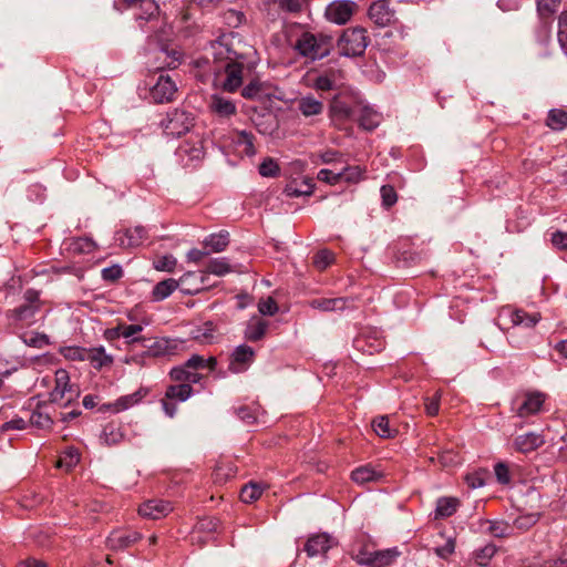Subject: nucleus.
I'll list each match as a JSON object with an SVG mask.
<instances>
[{"label": "nucleus", "instance_id": "5", "mask_svg": "<svg viewBox=\"0 0 567 567\" xmlns=\"http://www.w3.org/2000/svg\"><path fill=\"white\" fill-rule=\"evenodd\" d=\"M370 42L367 30L361 27L346 29L338 40L340 54L344 56H360Z\"/></svg>", "mask_w": 567, "mask_h": 567}, {"label": "nucleus", "instance_id": "17", "mask_svg": "<svg viewBox=\"0 0 567 567\" xmlns=\"http://www.w3.org/2000/svg\"><path fill=\"white\" fill-rule=\"evenodd\" d=\"M173 509L169 502L163 499H150L138 507V514L151 519H159Z\"/></svg>", "mask_w": 567, "mask_h": 567}, {"label": "nucleus", "instance_id": "47", "mask_svg": "<svg viewBox=\"0 0 567 567\" xmlns=\"http://www.w3.org/2000/svg\"><path fill=\"white\" fill-rule=\"evenodd\" d=\"M241 95L247 100H260L264 95L262 84L258 80L250 81L241 90Z\"/></svg>", "mask_w": 567, "mask_h": 567}, {"label": "nucleus", "instance_id": "1", "mask_svg": "<svg viewBox=\"0 0 567 567\" xmlns=\"http://www.w3.org/2000/svg\"><path fill=\"white\" fill-rule=\"evenodd\" d=\"M235 37L223 35L219 40L212 43L210 50L214 63V72L217 73L224 70V79L220 81L219 86L225 92H236L243 85V78L245 71L252 69L251 63L248 61V54L238 52L234 48Z\"/></svg>", "mask_w": 567, "mask_h": 567}, {"label": "nucleus", "instance_id": "6", "mask_svg": "<svg viewBox=\"0 0 567 567\" xmlns=\"http://www.w3.org/2000/svg\"><path fill=\"white\" fill-rule=\"evenodd\" d=\"M54 382L55 385L49 394L50 402H64V404L68 405L80 396V390L78 385L71 383L70 375L66 370H56L54 375Z\"/></svg>", "mask_w": 567, "mask_h": 567}, {"label": "nucleus", "instance_id": "18", "mask_svg": "<svg viewBox=\"0 0 567 567\" xmlns=\"http://www.w3.org/2000/svg\"><path fill=\"white\" fill-rule=\"evenodd\" d=\"M255 357L254 349L249 346H238L231 354L229 370L234 373H239L252 362Z\"/></svg>", "mask_w": 567, "mask_h": 567}, {"label": "nucleus", "instance_id": "11", "mask_svg": "<svg viewBox=\"0 0 567 567\" xmlns=\"http://www.w3.org/2000/svg\"><path fill=\"white\" fill-rule=\"evenodd\" d=\"M142 539V534L132 529H115L106 538V547L111 550H124Z\"/></svg>", "mask_w": 567, "mask_h": 567}, {"label": "nucleus", "instance_id": "8", "mask_svg": "<svg viewBox=\"0 0 567 567\" xmlns=\"http://www.w3.org/2000/svg\"><path fill=\"white\" fill-rule=\"evenodd\" d=\"M546 398V394L539 391L525 392L520 402L517 399L513 402L514 405L517 404L513 410L522 419L535 415L542 410Z\"/></svg>", "mask_w": 567, "mask_h": 567}, {"label": "nucleus", "instance_id": "50", "mask_svg": "<svg viewBox=\"0 0 567 567\" xmlns=\"http://www.w3.org/2000/svg\"><path fill=\"white\" fill-rule=\"evenodd\" d=\"M141 9L144 11V14H138L136 17L137 20L148 21L158 14V6L154 0H141Z\"/></svg>", "mask_w": 567, "mask_h": 567}, {"label": "nucleus", "instance_id": "34", "mask_svg": "<svg viewBox=\"0 0 567 567\" xmlns=\"http://www.w3.org/2000/svg\"><path fill=\"white\" fill-rule=\"evenodd\" d=\"M179 156H187L189 159H199L204 155L203 144L199 140L190 143L188 141L183 142L177 148Z\"/></svg>", "mask_w": 567, "mask_h": 567}, {"label": "nucleus", "instance_id": "44", "mask_svg": "<svg viewBox=\"0 0 567 567\" xmlns=\"http://www.w3.org/2000/svg\"><path fill=\"white\" fill-rule=\"evenodd\" d=\"M261 494L262 488L260 485L256 483H249L241 488L240 499L246 504H250L257 501L261 496Z\"/></svg>", "mask_w": 567, "mask_h": 567}, {"label": "nucleus", "instance_id": "35", "mask_svg": "<svg viewBox=\"0 0 567 567\" xmlns=\"http://www.w3.org/2000/svg\"><path fill=\"white\" fill-rule=\"evenodd\" d=\"M229 244V234L221 231L218 234H212L204 240L205 247H209L214 252H220L226 249Z\"/></svg>", "mask_w": 567, "mask_h": 567}, {"label": "nucleus", "instance_id": "64", "mask_svg": "<svg viewBox=\"0 0 567 567\" xmlns=\"http://www.w3.org/2000/svg\"><path fill=\"white\" fill-rule=\"evenodd\" d=\"M550 241L553 246L559 250H567V233L556 230L551 234Z\"/></svg>", "mask_w": 567, "mask_h": 567}, {"label": "nucleus", "instance_id": "33", "mask_svg": "<svg viewBox=\"0 0 567 567\" xmlns=\"http://www.w3.org/2000/svg\"><path fill=\"white\" fill-rule=\"evenodd\" d=\"M268 329V322L261 319L251 320L245 331L247 340L256 342L262 339Z\"/></svg>", "mask_w": 567, "mask_h": 567}, {"label": "nucleus", "instance_id": "57", "mask_svg": "<svg viewBox=\"0 0 567 567\" xmlns=\"http://www.w3.org/2000/svg\"><path fill=\"white\" fill-rule=\"evenodd\" d=\"M339 174H341V181L358 183L362 178L363 171L359 166H348Z\"/></svg>", "mask_w": 567, "mask_h": 567}, {"label": "nucleus", "instance_id": "42", "mask_svg": "<svg viewBox=\"0 0 567 567\" xmlns=\"http://www.w3.org/2000/svg\"><path fill=\"white\" fill-rule=\"evenodd\" d=\"M313 87L318 91H331L336 89V72L330 70L320 74L313 83Z\"/></svg>", "mask_w": 567, "mask_h": 567}, {"label": "nucleus", "instance_id": "43", "mask_svg": "<svg viewBox=\"0 0 567 567\" xmlns=\"http://www.w3.org/2000/svg\"><path fill=\"white\" fill-rule=\"evenodd\" d=\"M143 330V327L141 324H127L124 322L117 323L116 327L111 329V332H116V338H136L135 336L140 333Z\"/></svg>", "mask_w": 567, "mask_h": 567}, {"label": "nucleus", "instance_id": "26", "mask_svg": "<svg viewBox=\"0 0 567 567\" xmlns=\"http://www.w3.org/2000/svg\"><path fill=\"white\" fill-rule=\"evenodd\" d=\"M315 183L311 178H305L300 183L293 181L286 185L284 193L288 197H300L313 193Z\"/></svg>", "mask_w": 567, "mask_h": 567}, {"label": "nucleus", "instance_id": "45", "mask_svg": "<svg viewBox=\"0 0 567 567\" xmlns=\"http://www.w3.org/2000/svg\"><path fill=\"white\" fill-rule=\"evenodd\" d=\"M103 439L107 445H115L123 440V433L118 425L109 423L103 429Z\"/></svg>", "mask_w": 567, "mask_h": 567}, {"label": "nucleus", "instance_id": "13", "mask_svg": "<svg viewBox=\"0 0 567 567\" xmlns=\"http://www.w3.org/2000/svg\"><path fill=\"white\" fill-rule=\"evenodd\" d=\"M196 276V272H185L178 280L168 278L157 282L152 291L153 299L155 301H162L169 297L179 286H185L190 279Z\"/></svg>", "mask_w": 567, "mask_h": 567}, {"label": "nucleus", "instance_id": "4", "mask_svg": "<svg viewBox=\"0 0 567 567\" xmlns=\"http://www.w3.org/2000/svg\"><path fill=\"white\" fill-rule=\"evenodd\" d=\"M130 344L140 343L145 353L151 358L172 357L186 350V342L179 339H171L164 337L156 338H133Z\"/></svg>", "mask_w": 567, "mask_h": 567}, {"label": "nucleus", "instance_id": "60", "mask_svg": "<svg viewBox=\"0 0 567 567\" xmlns=\"http://www.w3.org/2000/svg\"><path fill=\"white\" fill-rule=\"evenodd\" d=\"M189 369L182 364L179 367H175L171 370L169 377L173 381L181 383L189 384Z\"/></svg>", "mask_w": 567, "mask_h": 567}, {"label": "nucleus", "instance_id": "31", "mask_svg": "<svg viewBox=\"0 0 567 567\" xmlns=\"http://www.w3.org/2000/svg\"><path fill=\"white\" fill-rule=\"evenodd\" d=\"M234 134V142L243 147L241 152L247 156H254L256 154L254 134L247 131H236Z\"/></svg>", "mask_w": 567, "mask_h": 567}, {"label": "nucleus", "instance_id": "46", "mask_svg": "<svg viewBox=\"0 0 567 567\" xmlns=\"http://www.w3.org/2000/svg\"><path fill=\"white\" fill-rule=\"evenodd\" d=\"M87 349L78 346L63 347L60 350V353L66 359L71 361H85L86 360Z\"/></svg>", "mask_w": 567, "mask_h": 567}, {"label": "nucleus", "instance_id": "20", "mask_svg": "<svg viewBox=\"0 0 567 567\" xmlns=\"http://www.w3.org/2000/svg\"><path fill=\"white\" fill-rule=\"evenodd\" d=\"M208 109L214 115L220 118H229L237 112L236 104L230 99L224 97L219 94H213L210 96Z\"/></svg>", "mask_w": 567, "mask_h": 567}, {"label": "nucleus", "instance_id": "36", "mask_svg": "<svg viewBox=\"0 0 567 567\" xmlns=\"http://www.w3.org/2000/svg\"><path fill=\"white\" fill-rule=\"evenodd\" d=\"M537 13L540 19L553 18L559 10L561 0H535Z\"/></svg>", "mask_w": 567, "mask_h": 567}, {"label": "nucleus", "instance_id": "39", "mask_svg": "<svg viewBox=\"0 0 567 567\" xmlns=\"http://www.w3.org/2000/svg\"><path fill=\"white\" fill-rule=\"evenodd\" d=\"M458 506V501L453 497L439 498L435 509L436 517H450L452 516Z\"/></svg>", "mask_w": 567, "mask_h": 567}, {"label": "nucleus", "instance_id": "23", "mask_svg": "<svg viewBox=\"0 0 567 567\" xmlns=\"http://www.w3.org/2000/svg\"><path fill=\"white\" fill-rule=\"evenodd\" d=\"M85 361H89L96 370H101L113 364L112 355L107 354L105 348L102 346L87 349Z\"/></svg>", "mask_w": 567, "mask_h": 567}, {"label": "nucleus", "instance_id": "52", "mask_svg": "<svg viewBox=\"0 0 567 567\" xmlns=\"http://www.w3.org/2000/svg\"><path fill=\"white\" fill-rule=\"evenodd\" d=\"M279 165L271 157L264 159V162L259 165V174L264 177H276L279 175Z\"/></svg>", "mask_w": 567, "mask_h": 567}, {"label": "nucleus", "instance_id": "38", "mask_svg": "<svg viewBox=\"0 0 567 567\" xmlns=\"http://www.w3.org/2000/svg\"><path fill=\"white\" fill-rule=\"evenodd\" d=\"M374 432L382 439L394 437L398 431L390 426L388 416H378L372 421Z\"/></svg>", "mask_w": 567, "mask_h": 567}, {"label": "nucleus", "instance_id": "59", "mask_svg": "<svg viewBox=\"0 0 567 567\" xmlns=\"http://www.w3.org/2000/svg\"><path fill=\"white\" fill-rule=\"evenodd\" d=\"M381 197H382V204L385 207H392L396 200H398V194L393 186L391 185H383L380 189Z\"/></svg>", "mask_w": 567, "mask_h": 567}, {"label": "nucleus", "instance_id": "22", "mask_svg": "<svg viewBox=\"0 0 567 567\" xmlns=\"http://www.w3.org/2000/svg\"><path fill=\"white\" fill-rule=\"evenodd\" d=\"M353 120H357L359 126L365 131H372L379 126L381 115L369 106H358L357 115Z\"/></svg>", "mask_w": 567, "mask_h": 567}, {"label": "nucleus", "instance_id": "63", "mask_svg": "<svg viewBox=\"0 0 567 567\" xmlns=\"http://www.w3.org/2000/svg\"><path fill=\"white\" fill-rule=\"evenodd\" d=\"M123 276V270L118 265L106 267L102 270V278L109 282H115Z\"/></svg>", "mask_w": 567, "mask_h": 567}, {"label": "nucleus", "instance_id": "51", "mask_svg": "<svg viewBox=\"0 0 567 567\" xmlns=\"http://www.w3.org/2000/svg\"><path fill=\"white\" fill-rule=\"evenodd\" d=\"M334 260V255L328 249L319 250L313 257V265L318 270H324Z\"/></svg>", "mask_w": 567, "mask_h": 567}, {"label": "nucleus", "instance_id": "10", "mask_svg": "<svg viewBox=\"0 0 567 567\" xmlns=\"http://www.w3.org/2000/svg\"><path fill=\"white\" fill-rule=\"evenodd\" d=\"M177 92L176 83L169 75L159 74L156 83L151 87L150 96L155 103H168L174 100Z\"/></svg>", "mask_w": 567, "mask_h": 567}, {"label": "nucleus", "instance_id": "28", "mask_svg": "<svg viewBox=\"0 0 567 567\" xmlns=\"http://www.w3.org/2000/svg\"><path fill=\"white\" fill-rule=\"evenodd\" d=\"M382 477V473L377 471L371 465H363L351 473V478L358 484H365L369 482H377Z\"/></svg>", "mask_w": 567, "mask_h": 567}, {"label": "nucleus", "instance_id": "40", "mask_svg": "<svg viewBox=\"0 0 567 567\" xmlns=\"http://www.w3.org/2000/svg\"><path fill=\"white\" fill-rule=\"evenodd\" d=\"M496 551L497 547L494 544H487L473 551V560L476 565L485 567L488 565Z\"/></svg>", "mask_w": 567, "mask_h": 567}, {"label": "nucleus", "instance_id": "61", "mask_svg": "<svg viewBox=\"0 0 567 567\" xmlns=\"http://www.w3.org/2000/svg\"><path fill=\"white\" fill-rule=\"evenodd\" d=\"M258 310L261 315L274 316L278 311V305L272 297H268L259 301Z\"/></svg>", "mask_w": 567, "mask_h": 567}, {"label": "nucleus", "instance_id": "32", "mask_svg": "<svg viewBox=\"0 0 567 567\" xmlns=\"http://www.w3.org/2000/svg\"><path fill=\"white\" fill-rule=\"evenodd\" d=\"M298 110L308 117L320 114L323 110V104L313 96H303L298 101Z\"/></svg>", "mask_w": 567, "mask_h": 567}, {"label": "nucleus", "instance_id": "24", "mask_svg": "<svg viewBox=\"0 0 567 567\" xmlns=\"http://www.w3.org/2000/svg\"><path fill=\"white\" fill-rule=\"evenodd\" d=\"M355 348L368 353V354H374L381 352L384 347L385 342L383 339L377 338V337H370V336H359L354 340Z\"/></svg>", "mask_w": 567, "mask_h": 567}, {"label": "nucleus", "instance_id": "37", "mask_svg": "<svg viewBox=\"0 0 567 567\" xmlns=\"http://www.w3.org/2000/svg\"><path fill=\"white\" fill-rule=\"evenodd\" d=\"M546 125L553 131H561L567 126V112L560 109H553L548 112Z\"/></svg>", "mask_w": 567, "mask_h": 567}, {"label": "nucleus", "instance_id": "9", "mask_svg": "<svg viewBox=\"0 0 567 567\" xmlns=\"http://www.w3.org/2000/svg\"><path fill=\"white\" fill-rule=\"evenodd\" d=\"M369 19L378 27L385 28L395 22V10L390 7L388 0L372 2L368 10Z\"/></svg>", "mask_w": 567, "mask_h": 567}, {"label": "nucleus", "instance_id": "53", "mask_svg": "<svg viewBox=\"0 0 567 567\" xmlns=\"http://www.w3.org/2000/svg\"><path fill=\"white\" fill-rule=\"evenodd\" d=\"M153 265L156 270L172 272L177 265V260L174 256L166 255L158 257Z\"/></svg>", "mask_w": 567, "mask_h": 567}, {"label": "nucleus", "instance_id": "54", "mask_svg": "<svg viewBox=\"0 0 567 567\" xmlns=\"http://www.w3.org/2000/svg\"><path fill=\"white\" fill-rule=\"evenodd\" d=\"M496 480L502 485H508L511 483L509 466L505 462H498L494 466Z\"/></svg>", "mask_w": 567, "mask_h": 567}, {"label": "nucleus", "instance_id": "49", "mask_svg": "<svg viewBox=\"0 0 567 567\" xmlns=\"http://www.w3.org/2000/svg\"><path fill=\"white\" fill-rule=\"evenodd\" d=\"M22 341L32 348L41 349L50 343V339L47 334L40 332H32L30 334H23Z\"/></svg>", "mask_w": 567, "mask_h": 567}, {"label": "nucleus", "instance_id": "15", "mask_svg": "<svg viewBox=\"0 0 567 567\" xmlns=\"http://www.w3.org/2000/svg\"><path fill=\"white\" fill-rule=\"evenodd\" d=\"M309 307L322 312H338L354 308L352 298H315L308 301Z\"/></svg>", "mask_w": 567, "mask_h": 567}, {"label": "nucleus", "instance_id": "3", "mask_svg": "<svg viewBox=\"0 0 567 567\" xmlns=\"http://www.w3.org/2000/svg\"><path fill=\"white\" fill-rule=\"evenodd\" d=\"M39 291L27 289L23 295V302L7 312L9 324L13 328L29 327L34 322L35 315L41 309Z\"/></svg>", "mask_w": 567, "mask_h": 567}, {"label": "nucleus", "instance_id": "12", "mask_svg": "<svg viewBox=\"0 0 567 567\" xmlns=\"http://www.w3.org/2000/svg\"><path fill=\"white\" fill-rule=\"evenodd\" d=\"M355 2L350 0H337L331 2L326 9V17L329 21L337 24H346L354 13Z\"/></svg>", "mask_w": 567, "mask_h": 567}, {"label": "nucleus", "instance_id": "30", "mask_svg": "<svg viewBox=\"0 0 567 567\" xmlns=\"http://www.w3.org/2000/svg\"><path fill=\"white\" fill-rule=\"evenodd\" d=\"M194 390L188 383L171 384L166 388L165 396L173 401L184 402L189 399Z\"/></svg>", "mask_w": 567, "mask_h": 567}, {"label": "nucleus", "instance_id": "2", "mask_svg": "<svg viewBox=\"0 0 567 567\" xmlns=\"http://www.w3.org/2000/svg\"><path fill=\"white\" fill-rule=\"evenodd\" d=\"M333 48V39L322 32L302 31L296 39L292 49L302 58L318 61L327 58Z\"/></svg>", "mask_w": 567, "mask_h": 567}, {"label": "nucleus", "instance_id": "25", "mask_svg": "<svg viewBox=\"0 0 567 567\" xmlns=\"http://www.w3.org/2000/svg\"><path fill=\"white\" fill-rule=\"evenodd\" d=\"M329 548L330 539L326 534H319L310 537L305 545V550L310 557L323 554Z\"/></svg>", "mask_w": 567, "mask_h": 567}, {"label": "nucleus", "instance_id": "41", "mask_svg": "<svg viewBox=\"0 0 567 567\" xmlns=\"http://www.w3.org/2000/svg\"><path fill=\"white\" fill-rule=\"evenodd\" d=\"M143 396H144V393L142 392V390H138L132 394L121 396L113 404L114 410L116 412L124 411V410L135 405L137 402H140Z\"/></svg>", "mask_w": 567, "mask_h": 567}, {"label": "nucleus", "instance_id": "21", "mask_svg": "<svg viewBox=\"0 0 567 567\" xmlns=\"http://www.w3.org/2000/svg\"><path fill=\"white\" fill-rule=\"evenodd\" d=\"M545 443L543 435L528 432L522 435H518L514 440V447L519 453H530L538 447H540Z\"/></svg>", "mask_w": 567, "mask_h": 567}, {"label": "nucleus", "instance_id": "55", "mask_svg": "<svg viewBox=\"0 0 567 567\" xmlns=\"http://www.w3.org/2000/svg\"><path fill=\"white\" fill-rule=\"evenodd\" d=\"M30 424L38 429H49L52 424V419L49 414L34 411L30 416Z\"/></svg>", "mask_w": 567, "mask_h": 567}, {"label": "nucleus", "instance_id": "58", "mask_svg": "<svg viewBox=\"0 0 567 567\" xmlns=\"http://www.w3.org/2000/svg\"><path fill=\"white\" fill-rule=\"evenodd\" d=\"M558 41L561 48L567 51V10L558 17Z\"/></svg>", "mask_w": 567, "mask_h": 567}, {"label": "nucleus", "instance_id": "19", "mask_svg": "<svg viewBox=\"0 0 567 567\" xmlns=\"http://www.w3.org/2000/svg\"><path fill=\"white\" fill-rule=\"evenodd\" d=\"M146 239V229L143 226L117 231L115 234V241L120 247L130 248L137 247Z\"/></svg>", "mask_w": 567, "mask_h": 567}, {"label": "nucleus", "instance_id": "7", "mask_svg": "<svg viewBox=\"0 0 567 567\" xmlns=\"http://www.w3.org/2000/svg\"><path fill=\"white\" fill-rule=\"evenodd\" d=\"M193 125L194 117L192 114L177 109L167 113L166 118L162 122L164 133L173 137H179L187 133Z\"/></svg>", "mask_w": 567, "mask_h": 567}, {"label": "nucleus", "instance_id": "56", "mask_svg": "<svg viewBox=\"0 0 567 567\" xmlns=\"http://www.w3.org/2000/svg\"><path fill=\"white\" fill-rule=\"evenodd\" d=\"M80 461V455L76 450H70L65 453L64 456L60 457L58 461L59 467H65L66 471H70Z\"/></svg>", "mask_w": 567, "mask_h": 567}, {"label": "nucleus", "instance_id": "16", "mask_svg": "<svg viewBox=\"0 0 567 567\" xmlns=\"http://www.w3.org/2000/svg\"><path fill=\"white\" fill-rule=\"evenodd\" d=\"M358 104H353L342 95H336L330 104L332 117L344 121L353 120L357 115Z\"/></svg>", "mask_w": 567, "mask_h": 567}, {"label": "nucleus", "instance_id": "27", "mask_svg": "<svg viewBox=\"0 0 567 567\" xmlns=\"http://www.w3.org/2000/svg\"><path fill=\"white\" fill-rule=\"evenodd\" d=\"M396 549L380 550L370 554L364 564L371 567H386L398 557Z\"/></svg>", "mask_w": 567, "mask_h": 567}, {"label": "nucleus", "instance_id": "48", "mask_svg": "<svg viewBox=\"0 0 567 567\" xmlns=\"http://www.w3.org/2000/svg\"><path fill=\"white\" fill-rule=\"evenodd\" d=\"M486 524H488L487 532L494 537L504 538L511 534L512 527L506 522L487 520Z\"/></svg>", "mask_w": 567, "mask_h": 567}, {"label": "nucleus", "instance_id": "62", "mask_svg": "<svg viewBox=\"0 0 567 567\" xmlns=\"http://www.w3.org/2000/svg\"><path fill=\"white\" fill-rule=\"evenodd\" d=\"M486 472H474L465 475V482L471 488H478L485 485Z\"/></svg>", "mask_w": 567, "mask_h": 567}, {"label": "nucleus", "instance_id": "29", "mask_svg": "<svg viewBox=\"0 0 567 567\" xmlns=\"http://www.w3.org/2000/svg\"><path fill=\"white\" fill-rule=\"evenodd\" d=\"M509 317L513 326H524L526 328H533L540 320L538 312L527 313L523 309L511 310Z\"/></svg>", "mask_w": 567, "mask_h": 567}, {"label": "nucleus", "instance_id": "14", "mask_svg": "<svg viewBox=\"0 0 567 567\" xmlns=\"http://www.w3.org/2000/svg\"><path fill=\"white\" fill-rule=\"evenodd\" d=\"M231 271L230 265L227 262L226 258H215L208 261L206 269L194 277V279H199V284L193 288H183V291L188 295H195L204 289L205 274H213L216 276H224Z\"/></svg>", "mask_w": 567, "mask_h": 567}]
</instances>
